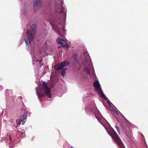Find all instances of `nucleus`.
<instances>
[{"mask_svg": "<svg viewBox=\"0 0 148 148\" xmlns=\"http://www.w3.org/2000/svg\"><path fill=\"white\" fill-rule=\"evenodd\" d=\"M42 91H43L49 98L51 96L50 89L47 86L46 83L43 82L41 86H39L36 89V94L38 97H41L44 95Z\"/></svg>", "mask_w": 148, "mask_h": 148, "instance_id": "1", "label": "nucleus"}, {"mask_svg": "<svg viewBox=\"0 0 148 148\" xmlns=\"http://www.w3.org/2000/svg\"><path fill=\"white\" fill-rule=\"evenodd\" d=\"M36 29L37 25L34 24L31 27L29 30H27V37L25 39L26 45H28L29 46L28 44H29L32 41L34 38Z\"/></svg>", "mask_w": 148, "mask_h": 148, "instance_id": "2", "label": "nucleus"}, {"mask_svg": "<svg viewBox=\"0 0 148 148\" xmlns=\"http://www.w3.org/2000/svg\"><path fill=\"white\" fill-rule=\"evenodd\" d=\"M86 53L87 55V57L82 62L83 64L85 66V70L86 71V73L87 74H90V69L92 68L93 71L92 74H94V70L93 67L92 66V64L90 59V57L88 55L87 52H86Z\"/></svg>", "mask_w": 148, "mask_h": 148, "instance_id": "3", "label": "nucleus"}, {"mask_svg": "<svg viewBox=\"0 0 148 148\" xmlns=\"http://www.w3.org/2000/svg\"><path fill=\"white\" fill-rule=\"evenodd\" d=\"M110 131L111 132V133H110L107 130L108 134L114 139L115 141L120 147V148H125L124 146L121 142L118 135L112 128L111 127H110Z\"/></svg>", "mask_w": 148, "mask_h": 148, "instance_id": "4", "label": "nucleus"}, {"mask_svg": "<svg viewBox=\"0 0 148 148\" xmlns=\"http://www.w3.org/2000/svg\"><path fill=\"white\" fill-rule=\"evenodd\" d=\"M94 86L97 92L99 94L101 97L105 99L107 103H108L110 105H111L112 104L111 103L109 99L105 97L103 94L100 87V84L98 81H96L94 82Z\"/></svg>", "mask_w": 148, "mask_h": 148, "instance_id": "5", "label": "nucleus"}, {"mask_svg": "<svg viewBox=\"0 0 148 148\" xmlns=\"http://www.w3.org/2000/svg\"><path fill=\"white\" fill-rule=\"evenodd\" d=\"M25 113L23 114L22 118L16 121V123L18 126H19L21 124L23 125L25 122L26 118L27 117V115L26 114V111H25Z\"/></svg>", "mask_w": 148, "mask_h": 148, "instance_id": "6", "label": "nucleus"}, {"mask_svg": "<svg viewBox=\"0 0 148 148\" xmlns=\"http://www.w3.org/2000/svg\"><path fill=\"white\" fill-rule=\"evenodd\" d=\"M57 42L58 45H61V46L63 47L66 50H67L69 47V45L65 42L64 40L61 38L58 39Z\"/></svg>", "mask_w": 148, "mask_h": 148, "instance_id": "7", "label": "nucleus"}, {"mask_svg": "<svg viewBox=\"0 0 148 148\" xmlns=\"http://www.w3.org/2000/svg\"><path fill=\"white\" fill-rule=\"evenodd\" d=\"M42 4V0H34L33 4L34 8L36 10L40 8Z\"/></svg>", "mask_w": 148, "mask_h": 148, "instance_id": "8", "label": "nucleus"}, {"mask_svg": "<svg viewBox=\"0 0 148 148\" xmlns=\"http://www.w3.org/2000/svg\"><path fill=\"white\" fill-rule=\"evenodd\" d=\"M60 3L61 6V9L60 10V13H62L63 16V21L62 23L63 24L64 22V21L66 18V11L63 7V3L62 1H60ZM62 25H63V24H62Z\"/></svg>", "mask_w": 148, "mask_h": 148, "instance_id": "9", "label": "nucleus"}, {"mask_svg": "<svg viewBox=\"0 0 148 148\" xmlns=\"http://www.w3.org/2000/svg\"><path fill=\"white\" fill-rule=\"evenodd\" d=\"M69 64V62L65 61L62 63H60L57 65H56V68H58V69H60L63 67H65L68 65Z\"/></svg>", "mask_w": 148, "mask_h": 148, "instance_id": "10", "label": "nucleus"}, {"mask_svg": "<svg viewBox=\"0 0 148 148\" xmlns=\"http://www.w3.org/2000/svg\"><path fill=\"white\" fill-rule=\"evenodd\" d=\"M95 115L96 118L100 122V123H101V120H104V119L103 118L102 115L97 110L96 111Z\"/></svg>", "mask_w": 148, "mask_h": 148, "instance_id": "11", "label": "nucleus"}, {"mask_svg": "<svg viewBox=\"0 0 148 148\" xmlns=\"http://www.w3.org/2000/svg\"><path fill=\"white\" fill-rule=\"evenodd\" d=\"M61 28H60L58 27H57V29L56 28V31H57V32H58L59 34L61 36H63V33L64 32L63 30V28L62 26L61 29Z\"/></svg>", "mask_w": 148, "mask_h": 148, "instance_id": "12", "label": "nucleus"}, {"mask_svg": "<svg viewBox=\"0 0 148 148\" xmlns=\"http://www.w3.org/2000/svg\"><path fill=\"white\" fill-rule=\"evenodd\" d=\"M50 23L51 25L52 29L54 30V31L56 30L55 26V21L54 20L53 18L51 19L50 18Z\"/></svg>", "mask_w": 148, "mask_h": 148, "instance_id": "13", "label": "nucleus"}, {"mask_svg": "<svg viewBox=\"0 0 148 148\" xmlns=\"http://www.w3.org/2000/svg\"><path fill=\"white\" fill-rule=\"evenodd\" d=\"M50 80L51 82V85L52 86L55 84V77H53V75L51 74L50 76Z\"/></svg>", "mask_w": 148, "mask_h": 148, "instance_id": "14", "label": "nucleus"}, {"mask_svg": "<svg viewBox=\"0 0 148 148\" xmlns=\"http://www.w3.org/2000/svg\"><path fill=\"white\" fill-rule=\"evenodd\" d=\"M31 55H32V60L34 62H37L38 61V60L36 59V56H34V52L33 53L32 52L31 53Z\"/></svg>", "mask_w": 148, "mask_h": 148, "instance_id": "15", "label": "nucleus"}, {"mask_svg": "<svg viewBox=\"0 0 148 148\" xmlns=\"http://www.w3.org/2000/svg\"><path fill=\"white\" fill-rule=\"evenodd\" d=\"M66 68H64L62 69V70L61 71V73L62 75L63 76L65 75L66 73Z\"/></svg>", "mask_w": 148, "mask_h": 148, "instance_id": "16", "label": "nucleus"}, {"mask_svg": "<svg viewBox=\"0 0 148 148\" xmlns=\"http://www.w3.org/2000/svg\"><path fill=\"white\" fill-rule=\"evenodd\" d=\"M19 133L21 137L23 138L25 136V134L24 132L22 133L21 132H19Z\"/></svg>", "mask_w": 148, "mask_h": 148, "instance_id": "17", "label": "nucleus"}, {"mask_svg": "<svg viewBox=\"0 0 148 148\" xmlns=\"http://www.w3.org/2000/svg\"><path fill=\"white\" fill-rule=\"evenodd\" d=\"M110 109H111V110L112 111H113L114 112H115L116 114H118V112H117L115 110V109L113 108L112 107H111L110 108Z\"/></svg>", "mask_w": 148, "mask_h": 148, "instance_id": "18", "label": "nucleus"}, {"mask_svg": "<svg viewBox=\"0 0 148 148\" xmlns=\"http://www.w3.org/2000/svg\"><path fill=\"white\" fill-rule=\"evenodd\" d=\"M11 143H9V147H10V148H12V146H11Z\"/></svg>", "mask_w": 148, "mask_h": 148, "instance_id": "19", "label": "nucleus"}, {"mask_svg": "<svg viewBox=\"0 0 148 148\" xmlns=\"http://www.w3.org/2000/svg\"><path fill=\"white\" fill-rule=\"evenodd\" d=\"M115 127L116 128V130H117L118 131V128H119L118 127L116 126Z\"/></svg>", "mask_w": 148, "mask_h": 148, "instance_id": "20", "label": "nucleus"}, {"mask_svg": "<svg viewBox=\"0 0 148 148\" xmlns=\"http://www.w3.org/2000/svg\"><path fill=\"white\" fill-rule=\"evenodd\" d=\"M54 69H56V65H55L54 67Z\"/></svg>", "mask_w": 148, "mask_h": 148, "instance_id": "21", "label": "nucleus"}, {"mask_svg": "<svg viewBox=\"0 0 148 148\" xmlns=\"http://www.w3.org/2000/svg\"><path fill=\"white\" fill-rule=\"evenodd\" d=\"M10 140H11V138L10 136Z\"/></svg>", "mask_w": 148, "mask_h": 148, "instance_id": "22", "label": "nucleus"}, {"mask_svg": "<svg viewBox=\"0 0 148 148\" xmlns=\"http://www.w3.org/2000/svg\"><path fill=\"white\" fill-rule=\"evenodd\" d=\"M41 62V60H40L39 61V63H40V62Z\"/></svg>", "mask_w": 148, "mask_h": 148, "instance_id": "23", "label": "nucleus"}, {"mask_svg": "<svg viewBox=\"0 0 148 148\" xmlns=\"http://www.w3.org/2000/svg\"><path fill=\"white\" fill-rule=\"evenodd\" d=\"M71 148H74V147H73V146H72Z\"/></svg>", "mask_w": 148, "mask_h": 148, "instance_id": "24", "label": "nucleus"}, {"mask_svg": "<svg viewBox=\"0 0 148 148\" xmlns=\"http://www.w3.org/2000/svg\"><path fill=\"white\" fill-rule=\"evenodd\" d=\"M39 52H40V53H41V52H40V51Z\"/></svg>", "mask_w": 148, "mask_h": 148, "instance_id": "25", "label": "nucleus"}, {"mask_svg": "<svg viewBox=\"0 0 148 148\" xmlns=\"http://www.w3.org/2000/svg\"><path fill=\"white\" fill-rule=\"evenodd\" d=\"M60 47V46H59L58 47V48H59Z\"/></svg>", "mask_w": 148, "mask_h": 148, "instance_id": "26", "label": "nucleus"}, {"mask_svg": "<svg viewBox=\"0 0 148 148\" xmlns=\"http://www.w3.org/2000/svg\"><path fill=\"white\" fill-rule=\"evenodd\" d=\"M20 98H21H21H22V97H20Z\"/></svg>", "mask_w": 148, "mask_h": 148, "instance_id": "27", "label": "nucleus"}, {"mask_svg": "<svg viewBox=\"0 0 148 148\" xmlns=\"http://www.w3.org/2000/svg\"><path fill=\"white\" fill-rule=\"evenodd\" d=\"M105 129H106V130H107L106 129V128L105 127Z\"/></svg>", "mask_w": 148, "mask_h": 148, "instance_id": "28", "label": "nucleus"}]
</instances>
